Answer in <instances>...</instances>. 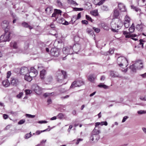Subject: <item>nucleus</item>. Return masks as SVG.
Here are the masks:
<instances>
[{
  "instance_id": "20",
  "label": "nucleus",
  "mask_w": 146,
  "mask_h": 146,
  "mask_svg": "<svg viewBox=\"0 0 146 146\" xmlns=\"http://www.w3.org/2000/svg\"><path fill=\"white\" fill-rule=\"evenodd\" d=\"M10 46L11 48L14 49H17L18 47L17 43L14 41H12L10 43Z\"/></svg>"
},
{
  "instance_id": "48",
  "label": "nucleus",
  "mask_w": 146,
  "mask_h": 146,
  "mask_svg": "<svg viewBox=\"0 0 146 146\" xmlns=\"http://www.w3.org/2000/svg\"><path fill=\"white\" fill-rule=\"evenodd\" d=\"M93 29L94 30V31L97 33H98L100 31V30L99 29L96 28L95 27H93Z\"/></svg>"
},
{
  "instance_id": "14",
  "label": "nucleus",
  "mask_w": 146,
  "mask_h": 146,
  "mask_svg": "<svg viewBox=\"0 0 146 146\" xmlns=\"http://www.w3.org/2000/svg\"><path fill=\"white\" fill-rule=\"evenodd\" d=\"M118 7L119 10L121 11L125 12L127 11L125 5L123 3H119L118 4Z\"/></svg>"
},
{
  "instance_id": "59",
  "label": "nucleus",
  "mask_w": 146,
  "mask_h": 146,
  "mask_svg": "<svg viewBox=\"0 0 146 146\" xmlns=\"http://www.w3.org/2000/svg\"><path fill=\"white\" fill-rule=\"evenodd\" d=\"M58 116L59 118L61 119L63 117V115L62 113H60L58 115Z\"/></svg>"
},
{
  "instance_id": "38",
  "label": "nucleus",
  "mask_w": 146,
  "mask_h": 146,
  "mask_svg": "<svg viewBox=\"0 0 146 146\" xmlns=\"http://www.w3.org/2000/svg\"><path fill=\"white\" fill-rule=\"evenodd\" d=\"M130 18L127 15L125 16L124 18V21L130 22Z\"/></svg>"
},
{
  "instance_id": "40",
  "label": "nucleus",
  "mask_w": 146,
  "mask_h": 146,
  "mask_svg": "<svg viewBox=\"0 0 146 146\" xmlns=\"http://www.w3.org/2000/svg\"><path fill=\"white\" fill-rule=\"evenodd\" d=\"M32 135L31 134V133L30 132L29 133L26 134L25 136V139H27L29 138Z\"/></svg>"
},
{
  "instance_id": "22",
  "label": "nucleus",
  "mask_w": 146,
  "mask_h": 146,
  "mask_svg": "<svg viewBox=\"0 0 146 146\" xmlns=\"http://www.w3.org/2000/svg\"><path fill=\"white\" fill-rule=\"evenodd\" d=\"M119 15V12L117 9H115L113 11V17L114 18H117Z\"/></svg>"
},
{
  "instance_id": "28",
  "label": "nucleus",
  "mask_w": 146,
  "mask_h": 146,
  "mask_svg": "<svg viewBox=\"0 0 146 146\" xmlns=\"http://www.w3.org/2000/svg\"><path fill=\"white\" fill-rule=\"evenodd\" d=\"M68 2L69 3L75 6L78 5V4L73 0H68Z\"/></svg>"
},
{
  "instance_id": "2",
  "label": "nucleus",
  "mask_w": 146,
  "mask_h": 146,
  "mask_svg": "<svg viewBox=\"0 0 146 146\" xmlns=\"http://www.w3.org/2000/svg\"><path fill=\"white\" fill-rule=\"evenodd\" d=\"M143 67V63L141 60L136 61L134 64H133L130 66V68L133 72H136V70L141 69Z\"/></svg>"
},
{
  "instance_id": "34",
  "label": "nucleus",
  "mask_w": 146,
  "mask_h": 146,
  "mask_svg": "<svg viewBox=\"0 0 146 146\" xmlns=\"http://www.w3.org/2000/svg\"><path fill=\"white\" fill-rule=\"evenodd\" d=\"M91 14L94 16L97 15H98V11L97 10H93L91 12Z\"/></svg>"
},
{
  "instance_id": "11",
  "label": "nucleus",
  "mask_w": 146,
  "mask_h": 146,
  "mask_svg": "<svg viewBox=\"0 0 146 146\" xmlns=\"http://www.w3.org/2000/svg\"><path fill=\"white\" fill-rule=\"evenodd\" d=\"M83 84V83L81 81H74L72 84L70 88H74L76 87H79Z\"/></svg>"
},
{
  "instance_id": "63",
  "label": "nucleus",
  "mask_w": 146,
  "mask_h": 146,
  "mask_svg": "<svg viewBox=\"0 0 146 146\" xmlns=\"http://www.w3.org/2000/svg\"><path fill=\"white\" fill-rule=\"evenodd\" d=\"M142 129L144 133L146 134V128L143 127Z\"/></svg>"
},
{
  "instance_id": "10",
  "label": "nucleus",
  "mask_w": 146,
  "mask_h": 146,
  "mask_svg": "<svg viewBox=\"0 0 146 146\" xmlns=\"http://www.w3.org/2000/svg\"><path fill=\"white\" fill-rule=\"evenodd\" d=\"M10 84L14 86H17L19 84V81L16 78L12 77L11 78L10 80Z\"/></svg>"
},
{
  "instance_id": "56",
  "label": "nucleus",
  "mask_w": 146,
  "mask_h": 146,
  "mask_svg": "<svg viewBox=\"0 0 146 146\" xmlns=\"http://www.w3.org/2000/svg\"><path fill=\"white\" fill-rule=\"evenodd\" d=\"M11 75V73L10 71H8L7 73V78H9Z\"/></svg>"
},
{
  "instance_id": "21",
  "label": "nucleus",
  "mask_w": 146,
  "mask_h": 146,
  "mask_svg": "<svg viewBox=\"0 0 146 146\" xmlns=\"http://www.w3.org/2000/svg\"><path fill=\"white\" fill-rule=\"evenodd\" d=\"M96 76L94 74H90L88 78V80L91 82H93L96 78Z\"/></svg>"
},
{
  "instance_id": "24",
  "label": "nucleus",
  "mask_w": 146,
  "mask_h": 146,
  "mask_svg": "<svg viewBox=\"0 0 146 146\" xmlns=\"http://www.w3.org/2000/svg\"><path fill=\"white\" fill-rule=\"evenodd\" d=\"M73 48L75 52H77L80 50V46L78 44H76L73 46Z\"/></svg>"
},
{
  "instance_id": "13",
  "label": "nucleus",
  "mask_w": 146,
  "mask_h": 146,
  "mask_svg": "<svg viewBox=\"0 0 146 146\" xmlns=\"http://www.w3.org/2000/svg\"><path fill=\"white\" fill-rule=\"evenodd\" d=\"M29 72L28 69L26 67H22L20 69V73L21 74L25 76L28 74Z\"/></svg>"
},
{
  "instance_id": "26",
  "label": "nucleus",
  "mask_w": 146,
  "mask_h": 146,
  "mask_svg": "<svg viewBox=\"0 0 146 146\" xmlns=\"http://www.w3.org/2000/svg\"><path fill=\"white\" fill-rule=\"evenodd\" d=\"M25 79L26 80L30 82L32 80V78L29 74H27L25 76Z\"/></svg>"
},
{
  "instance_id": "5",
  "label": "nucleus",
  "mask_w": 146,
  "mask_h": 146,
  "mask_svg": "<svg viewBox=\"0 0 146 146\" xmlns=\"http://www.w3.org/2000/svg\"><path fill=\"white\" fill-rule=\"evenodd\" d=\"M5 33L2 35L0 38V40L1 42H6V41H9L10 40V35L11 33L10 32L5 31Z\"/></svg>"
},
{
  "instance_id": "49",
  "label": "nucleus",
  "mask_w": 146,
  "mask_h": 146,
  "mask_svg": "<svg viewBox=\"0 0 146 146\" xmlns=\"http://www.w3.org/2000/svg\"><path fill=\"white\" fill-rule=\"evenodd\" d=\"M100 125H102V126L103 125H105L106 126L108 125V123L106 121H102L101 122H100Z\"/></svg>"
},
{
  "instance_id": "31",
  "label": "nucleus",
  "mask_w": 146,
  "mask_h": 146,
  "mask_svg": "<svg viewBox=\"0 0 146 146\" xmlns=\"http://www.w3.org/2000/svg\"><path fill=\"white\" fill-rule=\"evenodd\" d=\"M29 74L32 78L35 77L38 74V72H29Z\"/></svg>"
},
{
  "instance_id": "50",
  "label": "nucleus",
  "mask_w": 146,
  "mask_h": 146,
  "mask_svg": "<svg viewBox=\"0 0 146 146\" xmlns=\"http://www.w3.org/2000/svg\"><path fill=\"white\" fill-rule=\"evenodd\" d=\"M145 42L142 39H140L139 40V44L141 45V46L142 48L143 47V42Z\"/></svg>"
},
{
  "instance_id": "52",
  "label": "nucleus",
  "mask_w": 146,
  "mask_h": 146,
  "mask_svg": "<svg viewBox=\"0 0 146 146\" xmlns=\"http://www.w3.org/2000/svg\"><path fill=\"white\" fill-rule=\"evenodd\" d=\"M74 9L75 11H82L83 10V9L82 8H74Z\"/></svg>"
},
{
  "instance_id": "43",
  "label": "nucleus",
  "mask_w": 146,
  "mask_h": 146,
  "mask_svg": "<svg viewBox=\"0 0 146 146\" xmlns=\"http://www.w3.org/2000/svg\"><path fill=\"white\" fill-rule=\"evenodd\" d=\"M105 0H101V1H99L97 5L100 6L102 5L104 3Z\"/></svg>"
},
{
  "instance_id": "25",
  "label": "nucleus",
  "mask_w": 146,
  "mask_h": 146,
  "mask_svg": "<svg viewBox=\"0 0 146 146\" xmlns=\"http://www.w3.org/2000/svg\"><path fill=\"white\" fill-rule=\"evenodd\" d=\"M46 74V72L45 70H42L40 72V77L42 79H43L44 78V76Z\"/></svg>"
},
{
  "instance_id": "61",
  "label": "nucleus",
  "mask_w": 146,
  "mask_h": 146,
  "mask_svg": "<svg viewBox=\"0 0 146 146\" xmlns=\"http://www.w3.org/2000/svg\"><path fill=\"white\" fill-rule=\"evenodd\" d=\"M130 23H124V25L125 28H127L129 27V26Z\"/></svg>"
},
{
  "instance_id": "58",
  "label": "nucleus",
  "mask_w": 146,
  "mask_h": 146,
  "mask_svg": "<svg viewBox=\"0 0 146 146\" xmlns=\"http://www.w3.org/2000/svg\"><path fill=\"white\" fill-rule=\"evenodd\" d=\"M82 23L83 24L87 25L88 24V22L87 20H82Z\"/></svg>"
},
{
  "instance_id": "27",
  "label": "nucleus",
  "mask_w": 146,
  "mask_h": 146,
  "mask_svg": "<svg viewBox=\"0 0 146 146\" xmlns=\"http://www.w3.org/2000/svg\"><path fill=\"white\" fill-rule=\"evenodd\" d=\"M76 16H73L72 17L71 21H70L69 22V23H68L69 24H72V25H73V24H74V23L75 22L76 20Z\"/></svg>"
},
{
  "instance_id": "44",
  "label": "nucleus",
  "mask_w": 146,
  "mask_h": 146,
  "mask_svg": "<svg viewBox=\"0 0 146 146\" xmlns=\"http://www.w3.org/2000/svg\"><path fill=\"white\" fill-rule=\"evenodd\" d=\"M51 94H52V95H54L53 93H45L44 94V96L45 97H47L50 96Z\"/></svg>"
},
{
  "instance_id": "17",
  "label": "nucleus",
  "mask_w": 146,
  "mask_h": 146,
  "mask_svg": "<svg viewBox=\"0 0 146 146\" xmlns=\"http://www.w3.org/2000/svg\"><path fill=\"white\" fill-rule=\"evenodd\" d=\"M2 84L4 87L7 88L9 86L10 83L9 82L8 79H6L2 81Z\"/></svg>"
},
{
  "instance_id": "39",
  "label": "nucleus",
  "mask_w": 146,
  "mask_h": 146,
  "mask_svg": "<svg viewBox=\"0 0 146 146\" xmlns=\"http://www.w3.org/2000/svg\"><path fill=\"white\" fill-rule=\"evenodd\" d=\"M29 72H38L33 67H31L30 69V71H29Z\"/></svg>"
},
{
  "instance_id": "12",
  "label": "nucleus",
  "mask_w": 146,
  "mask_h": 146,
  "mask_svg": "<svg viewBox=\"0 0 146 146\" xmlns=\"http://www.w3.org/2000/svg\"><path fill=\"white\" fill-rule=\"evenodd\" d=\"M32 88L36 93L38 94H40L41 93L42 89L37 85L35 84L33 86Z\"/></svg>"
},
{
  "instance_id": "36",
  "label": "nucleus",
  "mask_w": 146,
  "mask_h": 146,
  "mask_svg": "<svg viewBox=\"0 0 146 146\" xmlns=\"http://www.w3.org/2000/svg\"><path fill=\"white\" fill-rule=\"evenodd\" d=\"M136 36L135 35H130L129 33L128 34H127V35H126L125 36V37L126 38H130V37L133 38V37H135Z\"/></svg>"
},
{
  "instance_id": "6",
  "label": "nucleus",
  "mask_w": 146,
  "mask_h": 146,
  "mask_svg": "<svg viewBox=\"0 0 146 146\" xmlns=\"http://www.w3.org/2000/svg\"><path fill=\"white\" fill-rule=\"evenodd\" d=\"M123 25V23L121 21L118 20L117 22L112 24V30L113 31L115 32L116 30L120 29Z\"/></svg>"
},
{
  "instance_id": "15",
  "label": "nucleus",
  "mask_w": 146,
  "mask_h": 146,
  "mask_svg": "<svg viewBox=\"0 0 146 146\" xmlns=\"http://www.w3.org/2000/svg\"><path fill=\"white\" fill-rule=\"evenodd\" d=\"M57 22L60 24H62L65 25H68L69 23L68 22L65 20L63 18H60L57 20Z\"/></svg>"
},
{
  "instance_id": "45",
  "label": "nucleus",
  "mask_w": 146,
  "mask_h": 146,
  "mask_svg": "<svg viewBox=\"0 0 146 146\" xmlns=\"http://www.w3.org/2000/svg\"><path fill=\"white\" fill-rule=\"evenodd\" d=\"M98 86L100 88H104L106 89L107 88V86L106 85L103 84H100Z\"/></svg>"
},
{
  "instance_id": "60",
  "label": "nucleus",
  "mask_w": 146,
  "mask_h": 146,
  "mask_svg": "<svg viewBox=\"0 0 146 146\" xmlns=\"http://www.w3.org/2000/svg\"><path fill=\"white\" fill-rule=\"evenodd\" d=\"M99 1V0H93V2L94 4L97 5Z\"/></svg>"
},
{
  "instance_id": "47",
  "label": "nucleus",
  "mask_w": 146,
  "mask_h": 146,
  "mask_svg": "<svg viewBox=\"0 0 146 146\" xmlns=\"http://www.w3.org/2000/svg\"><path fill=\"white\" fill-rule=\"evenodd\" d=\"M137 113L139 114H140L145 113H146V110L144 111V110H140L139 111H137Z\"/></svg>"
},
{
  "instance_id": "54",
  "label": "nucleus",
  "mask_w": 146,
  "mask_h": 146,
  "mask_svg": "<svg viewBox=\"0 0 146 146\" xmlns=\"http://www.w3.org/2000/svg\"><path fill=\"white\" fill-rule=\"evenodd\" d=\"M128 118V117L127 116H125L124 117L122 121V122L123 123L125 122L126 119Z\"/></svg>"
},
{
  "instance_id": "51",
  "label": "nucleus",
  "mask_w": 146,
  "mask_h": 146,
  "mask_svg": "<svg viewBox=\"0 0 146 146\" xmlns=\"http://www.w3.org/2000/svg\"><path fill=\"white\" fill-rule=\"evenodd\" d=\"M114 50L113 48H110L109 51V53L110 54H112L114 52Z\"/></svg>"
},
{
  "instance_id": "29",
  "label": "nucleus",
  "mask_w": 146,
  "mask_h": 146,
  "mask_svg": "<svg viewBox=\"0 0 146 146\" xmlns=\"http://www.w3.org/2000/svg\"><path fill=\"white\" fill-rule=\"evenodd\" d=\"M22 25L23 26L25 27H29V29H32L33 28L32 27L30 26H29L28 24L26 22H24L23 23H22Z\"/></svg>"
},
{
  "instance_id": "35",
  "label": "nucleus",
  "mask_w": 146,
  "mask_h": 146,
  "mask_svg": "<svg viewBox=\"0 0 146 146\" xmlns=\"http://www.w3.org/2000/svg\"><path fill=\"white\" fill-rule=\"evenodd\" d=\"M101 9L102 10L104 11H107L109 10L108 7L104 5H103L101 7Z\"/></svg>"
},
{
  "instance_id": "55",
  "label": "nucleus",
  "mask_w": 146,
  "mask_h": 146,
  "mask_svg": "<svg viewBox=\"0 0 146 146\" xmlns=\"http://www.w3.org/2000/svg\"><path fill=\"white\" fill-rule=\"evenodd\" d=\"M25 121V119H22L20 120L18 123L19 124H23Z\"/></svg>"
},
{
  "instance_id": "16",
  "label": "nucleus",
  "mask_w": 146,
  "mask_h": 146,
  "mask_svg": "<svg viewBox=\"0 0 146 146\" xmlns=\"http://www.w3.org/2000/svg\"><path fill=\"white\" fill-rule=\"evenodd\" d=\"M110 75L111 76L114 78L120 77V75L117 72L113 71H110Z\"/></svg>"
},
{
  "instance_id": "64",
  "label": "nucleus",
  "mask_w": 146,
  "mask_h": 146,
  "mask_svg": "<svg viewBox=\"0 0 146 146\" xmlns=\"http://www.w3.org/2000/svg\"><path fill=\"white\" fill-rule=\"evenodd\" d=\"M140 99L143 101H146V97H142L140 98Z\"/></svg>"
},
{
  "instance_id": "18",
  "label": "nucleus",
  "mask_w": 146,
  "mask_h": 146,
  "mask_svg": "<svg viewBox=\"0 0 146 146\" xmlns=\"http://www.w3.org/2000/svg\"><path fill=\"white\" fill-rule=\"evenodd\" d=\"M1 26L4 29L5 31L6 30L7 31V30H8V29L7 28L8 27V23L7 21H3L1 23Z\"/></svg>"
},
{
  "instance_id": "1",
  "label": "nucleus",
  "mask_w": 146,
  "mask_h": 146,
  "mask_svg": "<svg viewBox=\"0 0 146 146\" xmlns=\"http://www.w3.org/2000/svg\"><path fill=\"white\" fill-rule=\"evenodd\" d=\"M117 63L119 66L123 68L126 67L128 64L127 59L123 56L119 57L117 58Z\"/></svg>"
},
{
  "instance_id": "33",
  "label": "nucleus",
  "mask_w": 146,
  "mask_h": 146,
  "mask_svg": "<svg viewBox=\"0 0 146 146\" xmlns=\"http://www.w3.org/2000/svg\"><path fill=\"white\" fill-rule=\"evenodd\" d=\"M86 32L89 34L92 35L93 34V32L92 30L89 28H88L86 29Z\"/></svg>"
},
{
  "instance_id": "42",
  "label": "nucleus",
  "mask_w": 146,
  "mask_h": 146,
  "mask_svg": "<svg viewBox=\"0 0 146 146\" xmlns=\"http://www.w3.org/2000/svg\"><path fill=\"white\" fill-rule=\"evenodd\" d=\"M26 116L30 118H33L35 117V115H31L30 114H26L25 115Z\"/></svg>"
},
{
  "instance_id": "32",
  "label": "nucleus",
  "mask_w": 146,
  "mask_h": 146,
  "mask_svg": "<svg viewBox=\"0 0 146 146\" xmlns=\"http://www.w3.org/2000/svg\"><path fill=\"white\" fill-rule=\"evenodd\" d=\"M134 26L133 25V23L131 27L129 29V31L130 33L133 32L134 31Z\"/></svg>"
},
{
  "instance_id": "7",
  "label": "nucleus",
  "mask_w": 146,
  "mask_h": 146,
  "mask_svg": "<svg viewBox=\"0 0 146 146\" xmlns=\"http://www.w3.org/2000/svg\"><path fill=\"white\" fill-rule=\"evenodd\" d=\"M62 51L63 53L67 55L68 54H72L73 53V48L70 46L64 47Z\"/></svg>"
},
{
  "instance_id": "23",
  "label": "nucleus",
  "mask_w": 146,
  "mask_h": 146,
  "mask_svg": "<svg viewBox=\"0 0 146 146\" xmlns=\"http://www.w3.org/2000/svg\"><path fill=\"white\" fill-rule=\"evenodd\" d=\"M45 10L46 13L48 14L49 15L52 12V9L51 7H47L45 9Z\"/></svg>"
},
{
  "instance_id": "8",
  "label": "nucleus",
  "mask_w": 146,
  "mask_h": 146,
  "mask_svg": "<svg viewBox=\"0 0 146 146\" xmlns=\"http://www.w3.org/2000/svg\"><path fill=\"white\" fill-rule=\"evenodd\" d=\"M62 13V11L60 10L54 9L51 17H55L54 21L57 20L58 18L57 17L59 15L61 16Z\"/></svg>"
},
{
  "instance_id": "53",
  "label": "nucleus",
  "mask_w": 146,
  "mask_h": 146,
  "mask_svg": "<svg viewBox=\"0 0 146 146\" xmlns=\"http://www.w3.org/2000/svg\"><path fill=\"white\" fill-rule=\"evenodd\" d=\"M23 95V93L22 92H20L19 94L17 96V97L18 98H21Z\"/></svg>"
},
{
  "instance_id": "46",
  "label": "nucleus",
  "mask_w": 146,
  "mask_h": 146,
  "mask_svg": "<svg viewBox=\"0 0 146 146\" xmlns=\"http://www.w3.org/2000/svg\"><path fill=\"white\" fill-rule=\"evenodd\" d=\"M86 19L89 21H90L91 22H92V20L91 18L89 15H86Z\"/></svg>"
},
{
  "instance_id": "19",
  "label": "nucleus",
  "mask_w": 146,
  "mask_h": 146,
  "mask_svg": "<svg viewBox=\"0 0 146 146\" xmlns=\"http://www.w3.org/2000/svg\"><path fill=\"white\" fill-rule=\"evenodd\" d=\"M52 80V78L51 76H47L45 80V82L46 84H50Z\"/></svg>"
},
{
  "instance_id": "30",
  "label": "nucleus",
  "mask_w": 146,
  "mask_h": 146,
  "mask_svg": "<svg viewBox=\"0 0 146 146\" xmlns=\"http://www.w3.org/2000/svg\"><path fill=\"white\" fill-rule=\"evenodd\" d=\"M146 1V0H139L138 2V4L140 6H143L144 5V3Z\"/></svg>"
},
{
  "instance_id": "9",
  "label": "nucleus",
  "mask_w": 146,
  "mask_h": 146,
  "mask_svg": "<svg viewBox=\"0 0 146 146\" xmlns=\"http://www.w3.org/2000/svg\"><path fill=\"white\" fill-rule=\"evenodd\" d=\"M51 55L54 57H57L60 54V50L56 48H52L50 50Z\"/></svg>"
},
{
  "instance_id": "4",
  "label": "nucleus",
  "mask_w": 146,
  "mask_h": 146,
  "mask_svg": "<svg viewBox=\"0 0 146 146\" xmlns=\"http://www.w3.org/2000/svg\"><path fill=\"white\" fill-rule=\"evenodd\" d=\"M66 72L63 70H59L56 72V79L58 81L61 82V81L66 77Z\"/></svg>"
},
{
  "instance_id": "3",
  "label": "nucleus",
  "mask_w": 146,
  "mask_h": 146,
  "mask_svg": "<svg viewBox=\"0 0 146 146\" xmlns=\"http://www.w3.org/2000/svg\"><path fill=\"white\" fill-rule=\"evenodd\" d=\"M100 133V130L98 127H95L91 133V136L90 137L91 140L93 141L94 140V138H96L95 139L97 141L98 139H97V138H99L98 135Z\"/></svg>"
},
{
  "instance_id": "62",
  "label": "nucleus",
  "mask_w": 146,
  "mask_h": 146,
  "mask_svg": "<svg viewBox=\"0 0 146 146\" xmlns=\"http://www.w3.org/2000/svg\"><path fill=\"white\" fill-rule=\"evenodd\" d=\"M81 14L80 13H79L78 14L77 18H76V20H78L80 19L81 17Z\"/></svg>"
},
{
  "instance_id": "41",
  "label": "nucleus",
  "mask_w": 146,
  "mask_h": 146,
  "mask_svg": "<svg viewBox=\"0 0 146 146\" xmlns=\"http://www.w3.org/2000/svg\"><path fill=\"white\" fill-rule=\"evenodd\" d=\"M142 25H138L136 26V28L138 30H141L142 29Z\"/></svg>"
},
{
  "instance_id": "57",
  "label": "nucleus",
  "mask_w": 146,
  "mask_h": 146,
  "mask_svg": "<svg viewBox=\"0 0 146 146\" xmlns=\"http://www.w3.org/2000/svg\"><path fill=\"white\" fill-rule=\"evenodd\" d=\"M48 121H40L38 122V123L40 124L46 123H47Z\"/></svg>"
},
{
  "instance_id": "37",
  "label": "nucleus",
  "mask_w": 146,
  "mask_h": 146,
  "mask_svg": "<svg viewBox=\"0 0 146 146\" xmlns=\"http://www.w3.org/2000/svg\"><path fill=\"white\" fill-rule=\"evenodd\" d=\"M25 92L27 95L30 94L32 93V91L30 90H25Z\"/></svg>"
}]
</instances>
